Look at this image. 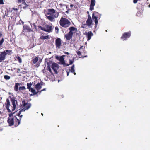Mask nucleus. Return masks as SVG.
<instances>
[{"mask_svg":"<svg viewBox=\"0 0 150 150\" xmlns=\"http://www.w3.org/2000/svg\"><path fill=\"white\" fill-rule=\"evenodd\" d=\"M59 23L61 26L62 27L67 28L71 24L70 21L67 19L62 17Z\"/></svg>","mask_w":150,"mask_h":150,"instance_id":"39448f33","label":"nucleus"},{"mask_svg":"<svg viewBox=\"0 0 150 150\" xmlns=\"http://www.w3.org/2000/svg\"><path fill=\"white\" fill-rule=\"evenodd\" d=\"M87 57V55H85V56H83L81 57H80L84 58V57Z\"/></svg>","mask_w":150,"mask_h":150,"instance_id":"8fccbe9b","label":"nucleus"},{"mask_svg":"<svg viewBox=\"0 0 150 150\" xmlns=\"http://www.w3.org/2000/svg\"><path fill=\"white\" fill-rule=\"evenodd\" d=\"M7 122L9 126H12L15 124V126L17 127L20 124V120L14 116L13 117H8Z\"/></svg>","mask_w":150,"mask_h":150,"instance_id":"7ed1b4c3","label":"nucleus"},{"mask_svg":"<svg viewBox=\"0 0 150 150\" xmlns=\"http://www.w3.org/2000/svg\"><path fill=\"white\" fill-rule=\"evenodd\" d=\"M30 91L33 93V95H34L37 94L39 92L38 91V92H36L35 90L32 88H31Z\"/></svg>","mask_w":150,"mask_h":150,"instance_id":"4be33fe9","label":"nucleus"},{"mask_svg":"<svg viewBox=\"0 0 150 150\" xmlns=\"http://www.w3.org/2000/svg\"><path fill=\"white\" fill-rule=\"evenodd\" d=\"M16 58L17 60L20 63H21L22 62L21 58L19 56H17L16 57Z\"/></svg>","mask_w":150,"mask_h":150,"instance_id":"bb28decb","label":"nucleus"},{"mask_svg":"<svg viewBox=\"0 0 150 150\" xmlns=\"http://www.w3.org/2000/svg\"><path fill=\"white\" fill-rule=\"evenodd\" d=\"M55 44L56 48H60L62 44L61 39L58 38L56 39L55 41Z\"/></svg>","mask_w":150,"mask_h":150,"instance_id":"9b49d317","label":"nucleus"},{"mask_svg":"<svg viewBox=\"0 0 150 150\" xmlns=\"http://www.w3.org/2000/svg\"><path fill=\"white\" fill-rule=\"evenodd\" d=\"M23 112V111H21V110L19 111V112L18 114H17L18 116H20V115L21 113V112Z\"/></svg>","mask_w":150,"mask_h":150,"instance_id":"4c0bfd02","label":"nucleus"},{"mask_svg":"<svg viewBox=\"0 0 150 150\" xmlns=\"http://www.w3.org/2000/svg\"><path fill=\"white\" fill-rule=\"evenodd\" d=\"M20 85V84L19 83H15L14 89L16 91H18V86Z\"/></svg>","mask_w":150,"mask_h":150,"instance_id":"412c9836","label":"nucleus"},{"mask_svg":"<svg viewBox=\"0 0 150 150\" xmlns=\"http://www.w3.org/2000/svg\"><path fill=\"white\" fill-rule=\"evenodd\" d=\"M74 61L73 60H72L71 59H69V65L71 64Z\"/></svg>","mask_w":150,"mask_h":150,"instance_id":"c9c22d12","label":"nucleus"},{"mask_svg":"<svg viewBox=\"0 0 150 150\" xmlns=\"http://www.w3.org/2000/svg\"><path fill=\"white\" fill-rule=\"evenodd\" d=\"M55 30L56 32L57 33H58L59 31V28L58 27L56 26L55 27Z\"/></svg>","mask_w":150,"mask_h":150,"instance_id":"473e14b6","label":"nucleus"},{"mask_svg":"<svg viewBox=\"0 0 150 150\" xmlns=\"http://www.w3.org/2000/svg\"><path fill=\"white\" fill-rule=\"evenodd\" d=\"M74 6V5L72 4H71L70 5V7H71V8H72V7H73Z\"/></svg>","mask_w":150,"mask_h":150,"instance_id":"864d4df0","label":"nucleus"},{"mask_svg":"<svg viewBox=\"0 0 150 150\" xmlns=\"http://www.w3.org/2000/svg\"><path fill=\"white\" fill-rule=\"evenodd\" d=\"M64 6H66V8L67 9H69V7L67 5L64 4Z\"/></svg>","mask_w":150,"mask_h":150,"instance_id":"79ce46f5","label":"nucleus"},{"mask_svg":"<svg viewBox=\"0 0 150 150\" xmlns=\"http://www.w3.org/2000/svg\"><path fill=\"white\" fill-rule=\"evenodd\" d=\"M56 58L57 59H58L59 60V59H60V58L59 57H58V56H56Z\"/></svg>","mask_w":150,"mask_h":150,"instance_id":"a18cd8bd","label":"nucleus"},{"mask_svg":"<svg viewBox=\"0 0 150 150\" xmlns=\"http://www.w3.org/2000/svg\"><path fill=\"white\" fill-rule=\"evenodd\" d=\"M87 13L88 14H88H89V12L88 11H87Z\"/></svg>","mask_w":150,"mask_h":150,"instance_id":"4d7b16f0","label":"nucleus"},{"mask_svg":"<svg viewBox=\"0 0 150 150\" xmlns=\"http://www.w3.org/2000/svg\"><path fill=\"white\" fill-rule=\"evenodd\" d=\"M11 101L13 106H10V101L8 99H6L5 105H6V108L8 112H11L12 111H13L15 110L16 108V103L17 102L13 98L11 99Z\"/></svg>","mask_w":150,"mask_h":150,"instance_id":"f03ea898","label":"nucleus"},{"mask_svg":"<svg viewBox=\"0 0 150 150\" xmlns=\"http://www.w3.org/2000/svg\"><path fill=\"white\" fill-rule=\"evenodd\" d=\"M4 1L3 0H1V4H4Z\"/></svg>","mask_w":150,"mask_h":150,"instance_id":"c03bdc74","label":"nucleus"},{"mask_svg":"<svg viewBox=\"0 0 150 150\" xmlns=\"http://www.w3.org/2000/svg\"><path fill=\"white\" fill-rule=\"evenodd\" d=\"M6 53V54L11 55L12 53V50H6L4 51Z\"/></svg>","mask_w":150,"mask_h":150,"instance_id":"5701e85b","label":"nucleus"},{"mask_svg":"<svg viewBox=\"0 0 150 150\" xmlns=\"http://www.w3.org/2000/svg\"><path fill=\"white\" fill-rule=\"evenodd\" d=\"M131 35V32L129 31L128 32H125L123 33L121 37V39L123 40H126L128 38H129Z\"/></svg>","mask_w":150,"mask_h":150,"instance_id":"9d476101","label":"nucleus"},{"mask_svg":"<svg viewBox=\"0 0 150 150\" xmlns=\"http://www.w3.org/2000/svg\"><path fill=\"white\" fill-rule=\"evenodd\" d=\"M22 69V71L21 72H20V73L25 74H26L27 73V72L26 71L25 69Z\"/></svg>","mask_w":150,"mask_h":150,"instance_id":"c85d7f7f","label":"nucleus"},{"mask_svg":"<svg viewBox=\"0 0 150 150\" xmlns=\"http://www.w3.org/2000/svg\"><path fill=\"white\" fill-rule=\"evenodd\" d=\"M85 49V47H84V46H81L79 48V50H80L81 49ZM84 51V50H83Z\"/></svg>","mask_w":150,"mask_h":150,"instance_id":"f704fd0d","label":"nucleus"},{"mask_svg":"<svg viewBox=\"0 0 150 150\" xmlns=\"http://www.w3.org/2000/svg\"><path fill=\"white\" fill-rule=\"evenodd\" d=\"M64 4H59L60 6L62 7L63 6H64Z\"/></svg>","mask_w":150,"mask_h":150,"instance_id":"49530a36","label":"nucleus"},{"mask_svg":"<svg viewBox=\"0 0 150 150\" xmlns=\"http://www.w3.org/2000/svg\"><path fill=\"white\" fill-rule=\"evenodd\" d=\"M19 116L20 117V120H21V118L23 116V115H20Z\"/></svg>","mask_w":150,"mask_h":150,"instance_id":"5fc2aeb1","label":"nucleus"},{"mask_svg":"<svg viewBox=\"0 0 150 150\" xmlns=\"http://www.w3.org/2000/svg\"><path fill=\"white\" fill-rule=\"evenodd\" d=\"M38 27L40 28L42 30L45 31L50 32L52 31V26L46 24L43 27L41 26H39Z\"/></svg>","mask_w":150,"mask_h":150,"instance_id":"6e6552de","label":"nucleus"},{"mask_svg":"<svg viewBox=\"0 0 150 150\" xmlns=\"http://www.w3.org/2000/svg\"><path fill=\"white\" fill-rule=\"evenodd\" d=\"M13 113H11L9 114V117H13Z\"/></svg>","mask_w":150,"mask_h":150,"instance_id":"e433bc0d","label":"nucleus"},{"mask_svg":"<svg viewBox=\"0 0 150 150\" xmlns=\"http://www.w3.org/2000/svg\"><path fill=\"white\" fill-rule=\"evenodd\" d=\"M86 25L88 26H90L92 24V20L89 14L88 15V18L86 21Z\"/></svg>","mask_w":150,"mask_h":150,"instance_id":"ddd939ff","label":"nucleus"},{"mask_svg":"<svg viewBox=\"0 0 150 150\" xmlns=\"http://www.w3.org/2000/svg\"><path fill=\"white\" fill-rule=\"evenodd\" d=\"M69 29L70 31L65 35V37L67 40H70L72 37L73 35V31L76 32L77 31V29L74 27H71Z\"/></svg>","mask_w":150,"mask_h":150,"instance_id":"20e7f679","label":"nucleus"},{"mask_svg":"<svg viewBox=\"0 0 150 150\" xmlns=\"http://www.w3.org/2000/svg\"><path fill=\"white\" fill-rule=\"evenodd\" d=\"M95 0H91L90 5L89 9L90 10L92 11L94 10V7L95 5Z\"/></svg>","mask_w":150,"mask_h":150,"instance_id":"2eb2a0df","label":"nucleus"},{"mask_svg":"<svg viewBox=\"0 0 150 150\" xmlns=\"http://www.w3.org/2000/svg\"><path fill=\"white\" fill-rule=\"evenodd\" d=\"M26 88L24 86H23L22 87H20L19 88V90L20 91L23 90L25 89Z\"/></svg>","mask_w":150,"mask_h":150,"instance_id":"7c9ffc66","label":"nucleus"},{"mask_svg":"<svg viewBox=\"0 0 150 150\" xmlns=\"http://www.w3.org/2000/svg\"><path fill=\"white\" fill-rule=\"evenodd\" d=\"M21 111H25V110L28 109L31 106V104L30 103H28L25 100L22 101L21 105Z\"/></svg>","mask_w":150,"mask_h":150,"instance_id":"423d86ee","label":"nucleus"},{"mask_svg":"<svg viewBox=\"0 0 150 150\" xmlns=\"http://www.w3.org/2000/svg\"><path fill=\"white\" fill-rule=\"evenodd\" d=\"M4 41V40L3 38H2L1 40V46L2 45L3 43V42Z\"/></svg>","mask_w":150,"mask_h":150,"instance_id":"58836bf2","label":"nucleus"},{"mask_svg":"<svg viewBox=\"0 0 150 150\" xmlns=\"http://www.w3.org/2000/svg\"><path fill=\"white\" fill-rule=\"evenodd\" d=\"M84 53H86V52H84Z\"/></svg>","mask_w":150,"mask_h":150,"instance_id":"13d9d810","label":"nucleus"},{"mask_svg":"<svg viewBox=\"0 0 150 150\" xmlns=\"http://www.w3.org/2000/svg\"><path fill=\"white\" fill-rule=\"evenodd\" d=\"M0 20H1V19H0Z\"/></svg>","mask_w":150,"mask_h":150,"instance_id":"052dcab7","label":"nucleus"},{"mask_svg":"<svg viewBox=\"0 0 150 150\" xmlns=\"http://www.w3.org/2000/svg\"><path fill=\"white\" fill-rule=\"evenodd\" d=\"M4 78L6 80H8L10 79V77L7 75H5L4 76Z\"/></svg>","mask_w":150,"mask_h":150,"instance_id":"c756f323","label":"nucleus"},{"mask_svg":"<svg viewBox=\"0 0 150 150\" xmlns=\"http://www.w3.org/2000/svg\"><path fill=\"white\" fill-rule=\"evenodd\" d=\"M17 73H19V71H20V69L19 68H18V69H17Z\"/></svg>","mask_w":150,"mask_h":150,"instance_id":"37998d69","label":"nucleus"},{"mask_svg":"<svg viewBox=\"0 0 150 150\" xmlns=\"http://www.w3.org/2000/svg\"><path fill=\"white\" fill-rule=\"evenodd\" d=\"M43 83V82H41L40 83L37 84L35 86V88L38 91H39L42 88V85Z\"/></svg>","mask_w":150,"mask_h":150,"instance_id":"f3484780","label":"nucleus"},{"mask_svg":"<svg viewBox=\"0 0 150 150\" xmlns=\"http://www.w3.org/2000/svg\"><path fill=\"white\" fill-rule=\"evenodd\" d=\"M76 53H77V55L79 56H80L81 55V52L79 51H77Z\"/></svg>","mask_w":150,"mask_h":150,"instance_id":"2f4dec72","label":"nucleus"},{"mask_svg":"<svg viewBox=\"0 0 150 150\" xmlns=\"http://www.w3.org/2000/svg\"><path fill=\"white\" fill-rule=\"evenodd\" d=\"M138 1V0H133V3L135 4Z\"/></svg>","mask_w":150,"mask_h":150,"instance_id":"a19ab883","label":"nucleus"},{"mask_svg":"<svg viewBox=\"0 0 150 150\" xmlns=\"http://www.w3.org/2000/svg\"><path fill=\"white\" fill-rule=\"evenodd\" d=\"M32 95H33L32 94H31L30 95V96H32Z\"/></svg>","mask_w":150,"mask_h":150,"instance_id":"bf43d9fd","label":"nucleus"},{"mask_svg":"<svg viewBox=\"0 0 150 150\" xmlns=\"http://www.w3.org/2000/svg\"><path fill=\"white\" fill-rule=\"evenodd\" d=\"M51 67H47V68L48 69V71H49L52 74V70L50 68Z\"/></svg>","mask_w":150,"mask_h":150,"instance_id":"72a5a7b5","label":"nucleus"},{"mask_svg":"<svg viewBox=\"0 0 150 150\" xmlns=\"http://www.w3.org/2000/svg\"><path fill=\"white\" fill-rule=\"evenodd\" d=\"M85 35L87 37V40L89 41L91 38V37L93 35V34L92 32L91 31H89L88 32H85Z\"/></svg>","mask_w":150,"mask_h":150,"instance_id":"4468645a","label":"nucleus"},{"mask_svg":"<svg viewBox=\"0 0 150 150\" xmlns=\"http://www.w3.org/2000/svg\"><path fill=\"white\" fill-rule=\"evenodd\" d=\"M54 70L55 73H57V70L58 68V64L55 63H54L52 64L51 67Z\"/></svg>","mask_w":150,"mask_h":150,"instance_id":"f8f14e48","label":"nucleus"},{"mask_svg":"<svg viewBox=\"0 0 150 150\" xmlns=\"http://www.w3.org/2000/svg\"><path fill=\"white\" fill-rule=\"evenodd\" d=\"M23 3L25 5H27L26 3H25V0H22Z\"/></svg>","mask_w":150,"mask_h":150,"instance_id":"ea45409f","label":"nucleus"},{"mask_svg":"<svg viewBox=\"0 0 150 150\" xmlns=\"http://www.w3.org/2000/svg\"><path fill=\"white\" fill-rule=\"evenodd\" d=\"M32 85V83H27V88L29 89V91H30L31 86Z\"/></svg>","mask_w":150,"mask_h":150,"instance_id":"a878e982","label":"nucleus"},{"mask_svg":"<svg viewBox=\"0 0 150 150\" xmlns=\"http://www.w3.org/2000/svg\"><path fill=\"white\" fill-rule=\"evenodd\" d=\"M69 72H67V76H68L69 75Z\"/></svg>","mask_w":150,"mask_h":150,"instance_id":"6e6d98bb","label":"nucleus"},{"mask_svg":"<svg viewBox=\"0 0 150 150\" xmlns=\"http://www.w3.org/2000/svg\"><path fill=\"white\" fill-rule=\"evenodd\" d=\"M23 29L25 31L27 32H30L32 31L31 28L27 25H24L23 26Z\"/></svg>","mask_w":150,"mask_h":150,"instance_id":"a211bd4d","label":"nucleus"},{"mask_svg":"<svg viewBox=\"0 0 150 150\" xmlns=\"http://www.w3.org/2000/svg\"><path fill=\"white\" fill-rule=\"evenodd\" d=\"M40 38L42 39H48V36H44V35H42L40 37Z\"/></svg>","mask_w":150,"mask_h":150,"instance_id":"393cba45","label":"nucleus"},{"mask_svg":"<svg viewBox=\"0 0 150 150\" xmlns=\"http://www.w3.org/2000/svg\"><path fill=\"white\" fill-rule=\"evenodd\" d=\"M59 60L60 61V62L62 64L64 65V66H68L69 65V64H66L65 63V61L64 59L62 56L60 57V59H59Z\"/></svg>","mask_w":150,"mask_h":150,"instance_id":"dca6fc26","label":"nucleus"},{"mask_svg":"<svg viewBox=\"0 0 150 150\" xmlns=\"http://www.w3.org/2000/svg\"><path fill=\"white\" fill-rule=\"evenodd\" d=\"M22 1V0H18V2L19 3H21Z\"/></svg>","mask_w":150,"mask_h":150,"instance_id":"de8ad7c7","label":"nucleus"},{"mask_svg":"<svg viewBox=\"0 0 150 150\" xmlns=\"http://www.w3.org/2000/svg\"><path fill=\"white\" fill-rule=\"evenodd\" d=\"M38 57H36L34 59H33L32 60V62H33V63L34 64H35L37 62H38Z\"/></svg>","mask_w":150,"mask_h":150,"instance_id":"b1692460","label":"nucleus"},{"mask_svg":"<svg viewBox=\"0 0 150 150\" xmlns=\"http://www.w3.org/2000/svg\"><path fill=\"white\" fill-rule=\"evenodd\" d=\"M1 62L3 60L5 59V57L6 55V53L5 52H1Z\"/></svg>","mask_w":150,"mask_h":150,"instance_id":"6ab92c4d","label":"nucleus"},{"mask_svg":"<svg viewBox=\"0 0 150 150\" xmlns=\"http://www.w3.org/2000/svg\"><path fill=\"white\" fill-rule=\"evenodd\" d=\"M74 65H73L71 67H69V70L71 71V72L74 73V74L75 75L76 73L75 72V70L74 69Z\"/></svg>","mask_w":150,"mask_h":150,"instance_id":"aec40b11","label":"nucleus"},{"mask_svg":"<svg viewBox=\"0 0 150 150\" xmlns=\"http://www.w3.org/2000/svg\"><path fill=\"white\" fill-rule=\"evenodd\" d=\"M47 14L46 16L47 19L50 21L53 22L54 21L55 18L58 17L59 13L57 11L56 12L54 9L50 8L48 9Z\"/></svg>","mask_w":150,"mask_h":150,"instance_id":"f257e3e1","label":"nucleus"},{"mask_svg":"<svg viewBox=\"0 0 150 150\" xmlns=\"http://www.w3.org/2000/svg\"><path fill=\"white\" fill-rule=\"evenodd\" d=\"M12 9H13L16 11L18 10V8H13L11 10H10L9 9V11H8L6 7H2V10L1 11L3 13V14H4V16H7L8 15V13L9 11H10V12H12Z\"/></svg>","mask_w":150,"mask_h":150,"instance_id":"1a4fd4ad","label":"nucleus"},{"mask_svg":"<svg viewBox=\"0 0 150 150\" xmlns=\"http://www.w3.org/2000/svg\"><path fill=\"white\" fill-rule=\"evenodd\" d=\"M100 18V15L98 12H94L93 13L92 15V18L93 20L94 19L95 26L96 27L98 24V18L99 19Z\"/></svg>","mask_w":150,"mask_h":150,"instance_id":"0eeeda50","label":"nucleus"},{"mask_svg":"<svg viewBox=\"0 0 150 150\" xmlns=\"http://www.w3.org/2000/svg\"><path fill=\"white\" fill-rule=\"evenodd\" d=\"M53 63L51 61H50L48 62H47V67H51V65Z\"/></svg>","mask_w":150,"mask_h":150,"instance_id":"cd10ccee","label":"nucleus"},{"mask_svg":"<svg viewBox=\"0 0 150 150\" xmlns=\"http://www.w3.org/2000/svg\"><path fill=\"white\" fill-rule=\"evenodd\" d=\"M69 9H67V11H66V12L67 13H68V12L69 11Z\"/></svg>","mask_w":150,"mask_h":150,"instance_id":"603ef678","label":"nucleus"},{"mask_svg":"<svg viewBox=\"0 0 150 150\" xmlns=\"http://www.w3.org/2000/svg\"><path fill=\"white\" fill-rule=\"evenodd\" d=\"M45 90H46L45 88H44V89H43L42 90H41V91H40V92L41 93L42 91Z\"/></svg>","mask_w":150,"mask_h":150,"instance_id":"09e8293b","label":"nucleus"},{"mask_svg":"<svg viewBox=\"0 0 150 150\" xmlns=\"http://www.w3.org/2000/svg\"><path fill=\"white\" fill-rule=\"evenodd\" d=\"M64 53L66 54H67V55H68L69 54V53L68 52H64Z\"/></svg>","mask_w":150,"mask_h":150,"instance_id":"3c124183","label":"nucleus"}]
</instances>
